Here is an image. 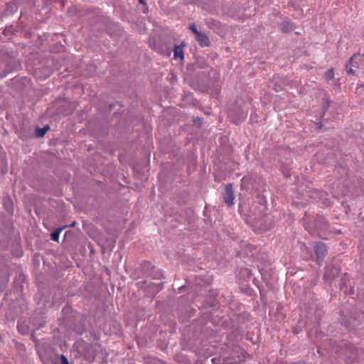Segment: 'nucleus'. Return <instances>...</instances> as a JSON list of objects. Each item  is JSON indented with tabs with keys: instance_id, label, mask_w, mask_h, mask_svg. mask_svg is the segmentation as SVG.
I'll return each instance as SVG.
<instances>
[{
	"instance_id": "1",
	"label": "nucleus",
	"mask_w": 364,
	"mask_h": 364,
	"mask_svg": "<svg viewBox=\"0 0 364 364\" xmlns=\"http://www.w3.org/2000/svg\"><path fill=\"white\" fill-rule=\"evenodd\" d=\"M304 226L310 234L320 235L321 232L328 230V223L325 217L318 215L315 220L314 228L307 222L304 223Z\"/></svg>"
},
{
	"instance_id": "2",
	"label": "nucleus",
	"mask_w": 364,
	"mask_h": 364,
	"mask_svg": "<svg viewBox=\"0 0 364 364\" xmlns=\"http://www.w3.org/2000/svg\"><path fill=\"white\" fill-rule=\"evenodd\" d=\"M344 358L350 360H364V349L353 344L346 343L343 349Z\"/></svg>"
},
{
	"instance_id": "3",
	"label": "nucleus",
	"mask_w": 364,
	"mask_h": 364,
	"mask_svg": "<svg viewBox=\"0 0 364 364\" xmlns=\"http://www.w3.org/2000/svg\"><path fill=\"white\" fill-rule=\"evenodd\" d=\"M141 266V270L146 277L152 279H161L164 278L162 271L153 266L150 262L144 261Z\"/></svg>"
},
{
	"instance_id": "4",
	"label": "nucleus",
	"mask_w": 364,
	"mask_h": 364,
	"mask_svg": "<svg viewBox=\"0 0 364 364\" xmlns=\"http://www.w3.org/2000/svg\"><path fill=\"white\" fill-rule=\"evenodd\" d=\"M364 53L361 54L360 51L353 55L345 65L346 72L351 75H355V70L358 68L363 62Z\"/></svg>"
},
{
	"instance_id": "5",
	"label": "nucleus",
	"mask_w": 364,
	"mask_h": 364,
	"mask_svg": "<svg viewBox=\"0 0 364 364\" xmlns=\"http://www.w3.org/2000/svg\"><path fill=\"white\" fill-rule=\"evenodd\" d=\"M272 217L269 215H264L260 218H257L254 220V228L255 231H267L273 225Z\"/></svg>"
},
{
	"instance_id": "6",
	"label": "nucleus",
	"mask_w": 364,
	"mask_h": 364,
	"mask_svg": "<svg viewBox=\"0 0 364 364\" xmlns=\"http://www.w3.org/2000/svg\"><path fill=\"white\" fill-rule=\"evenodd\" d=\"M247 116V112L243 110L241 107L232 109L230 110L228 113V117L235 124H238L242 122H244L246 119Z\"/></svg>"
},
{
	"instance_id": "7",
	"label": "nucleus",
	"mask_w": 364,
	"mask_h": 364,
	"mask_svg": "<svg viewBox=\"0 0 364 364\" xmlns=\"http://www.w3.org/2000/svg\"><path fill=\"white\" fill-rule=\"evenodd\" d=\"M340 268L334 266L333 264H328L326 266L323 279L326 281H332L338 276Z\"/></svg>"
},
{
	"instance_id": "8",
	"label": "nucleus",
	"mask_w": 364,
	"mask_h": 364,
	"mask_svg": "<svg viewBox=\"0 0 364 364\" xmlns=\"http://www.w3.org/2000/svg\"><path fill=\"white\" fill-rule=\"evenodd\" d=\"M314 252L316 255L317 263H321L327 254L326 246L323 242H317L314 246Z\"/></svg>"
},
{
	"instance_id": "9",
	"label": "nucleus",
	"mask_w": 364,
	"mask_h": 364,
	"mask_svg": "<svg viewBox=\"0 0 364 364\" xmlns=\"http://www.w3.org/2000/svg\"><path fill=\"white\" fill-rule=\"evenodd\" d=\"M225 191L223 195V199L225 204L228 206H231L234 204L235 196L232 190V185L228 183L225 186Z\"/></svg>"
},
{
	"instance_id": "10",
	"label": "nucleus",
	"mask_w": 364,
	"mask_h": 364,
	"mask_svg": "<svg viewBox=\"0 0 364 364\" xmlns=\"http://www.w3.org/2000/svg\"><path fill=\"white\" fill-rule=\"evenodd\" d=\"M204 364H230L228 362L227 359L221 358L220 356L208 357L204 360Z\"/></svg>"
},
{
	"instance_id": "11",
	"label": "nucleus",
	"mask_w": 364,
	"mask_h": 364,
	"mask_svg": "<svg viewBox=\"0 0 364 364\" xmlns=\"http://www.w3.org/2000/svg\"><path fill=\"white\" fill-rule=\"evenodd\" d=\"M195 38L201 47L210 46V40L208 36L205 33L201 32L197 33Z\"/></svg>"
},
{
	"instance_id": "12",
	"label": "nucleus",
	"mask_w": 364,
	"mask_h": 364,
	"mask_svg": "<svg viewBox=\"0 0 364 364\" xmlns=\"http://www.w3.org/2000/svg\"><path fill=\"white\" fill-rule=\"evenodd\" d=\"M279 28L283 33H287L294 29V26L292 23H291L289 21H284L282 23H280Z\"/></svg>"
},
{
	"instance_id": "13",
	"label": "nucleus",
	"mask_w": 364,
	"mask_h": 364,
	"mask_svg": "<svg viewBox=\"0 0 364 364\" xmlns=\"http://www.w3.org/2000/svg\"><path fill=\"white\" fill-rule=\"evenodd\" d=\"M173 57L175 59L178 58H179L181 60L183 59V45L175 46L173 49Z\"/></svg>"
},
{
	"instance_id": "14",
	"label": "nucleus",
	"mask_w": 364,
	"mask_h": 364,
	"mask_svg": "<svg viewBox=\"0 0 364 364\" xmlns=\"http://www.w3.org/2000/svg\"><path fill=\"white\" fill-rule=\"evenodd\" d=\"M50 129L48 125L45 126L43 128H37L36 131V134L38 137L43 136L46 132Z\"/></svg>"
},
{
	"instance_id": "15",
	"label": "nucleus",
	"mask_w": 364,
	"mask_h": 364,
	"mask_svg": "<svg viewBox=\"0 0 364 364\" xmlns=\"http://www.w3.org/2000/svg\"><path fill=\"white\" fill-rule=\"evenodd\" d=\"M63 228H58L57 230H55V231H53L51 235H50V238L52 240L55 241V242H58V240H59V235H60V233L62 230Z\"/></svg>"
},
{
	"instance_id": "16",
	"label": "nucleus",
	"mask_w": 364,
	"mask_h": 364,
	"mask_svg": "<svg viewBox=\"0 0 364 364\" xmlns=\"http://www.w3.org/2000/svg\"><path fill=\"white\" fill-rule=\"evenodd\" d=\"M324 77L326 79V80L327 82L331 80L333 77H334V72H333V68H331V69H328L326 73H325V75H324Z\"/></svg>"
},
{
	"instance_id": "17",
	"label": "nucleus",
	"mask_w": 364,
	"mask_h": 364,
	"mask_svg": "<svg viewBox=\"0 0 364 364\" xmlns=\"http://www.w3.org/2000/svg\"><path fill=\"white\" fill-rule=\"evenodd\" d=\"M17 328L21 334H26L28 333V327L23 323H18Z\"/></svg>"
},
{
	"instance_id": "18",
	"label": "nucleus",
	"mask_w": 364,
	"mask_h": 364,
	"mask_svg": "<svg viewBox=\"0 0 364 364\" xmlns=\"http://www.w3.org/2000/svg\"><path fill=\"white\" fill-rule=\"evenodd\" d=\"M189 29L192 31V33H194V34H195V36H196V35H197V33H199V32H200V31H198L197 30V28H196V26L195 23H191V24L189 25Z\"/></svg>"
},
{
	"instance_id": "19",
	"label": "nucleus",
	"mask_w": 364,
	"mask_h": 364,
	"mask_svg": "<svg viewBox=\"0 0 364 364\" xmlns=\"http://www.w3.org/2000/svg\"><path fill=\"white\" fill-rule=\"evenodd\" d=\"M301 331V328L296 326L292 328V333L294 334H299Z\"/></svg>"
},
{
	"instance_id": "20",
	"label": "nucleus",
	"mask_w": 364,
	"mask_h": 364,
	"mask_svg": "<svg viewBox=\"0 0 364 364\" xmlns=\"http://www.w3.org/2000/svg\"><path fill=\"white\" fill-rule=\"evenodd\" d=\"M60 361L61 364H70L68 358L64 355H60Z\"/></svg>"
},
{
	"instance_id": "21",
	"label": "nucleus",
	"mask_w": 364,
	"mask_h": 364,
	"mask_svg": "<svg viewBox=\"0 0 364 364\" xmlns=\"http://www.w3.org/2000/svg\"><path fill=\"white\" fill-rule=\"evenodd\" d=\"M193 122L196 124H200L201 119L200 118H196L193 119Z\"/></svg>"
},
{
	"instance_id": "22",
	"label": "nucleus",
	"mask_w": 364,
	"mask_h": 364,
	"mask_svg": "<svg viewBox=\"0 0 364 364\" xmlns=\"http://www.w3.org/2000/svg\"><path fill=\"white\" fill-rule=\"evenodd\" d=\"M290 364H305V361L303 360H300L296 361V362L291 363Z\"/></svg>"
},
{
	"instance_id": "23",
	"label": "nucleus",
	"mask_w": 364,
	"mask_h": 364,
	"mask_svg": "<svg viewBox=\"0 0 364 364\" xmlns=\"http://www.w3.org/2000/svg\"><path fill=\"white\" fill-rule=\"evenodd\" d=\"M9 72H10V70H7L6 72H4L3 73H1L0 74V77H5Z\"/></svg>"
},
{
	"instance_id": "24",
	"label": "nucleus",
	"mask_w": 364,
	"mask_h": 364,
	"mask_svg": "<svg viewBox=\"0 0 364 364\" xmlns=\"http://www.w3.org/2000/svg\"><path fill=\"white\" fill-rule=\"evenodd\" d=\"M4 280H5L6 282H8V281H9V275H8L7 274H5V276H4Z\"/></svg>"
},
{
	"instance_id": "25",
	"label": "nucleus",
	"mask_w": 364,
	"mask_h": 364,
	"mask_svg": "<svg viewBox=\"0 0 364 364\" xmlns=\"http://www.w3.org/2000/svg\"><path fill=\"white\" fill-rule=\"evenodd\" d=\"M139 1L140 4H145V2L144 1V0H139Z\"/></svg>"
},
{
	"instance_id": "26",
	"label": "nucleus",
	"mask_w": 364,
	"mask_h": 364,
	"mask_svg": "<svg viewBox=\"0 0 364 364\" xmlns=\"http://www.w3.org/2000/svg\"><path fill=\"white\" fill-rule=\"evenodd\" d=\"M325 205H326V206L330 205V202H329V201L325 202Z\"/></svg>"
},
{
	"instance_id": "27",
	"label": "nucleus",
	"mask_w": 364,
	"mask_h": 364,
	"mask_svg": "<svg viewBox=\"0 0 364 364\" xmlns=\"http://www.w3.org/2000/svg\"><path fill=\"white\" fill-rule=\"evenodd\" d=\"M218 23V21H213V24L216 25Z\"/></svg>"
},
{
	"instance_id": "28",
	"label": "nucleus",
	"mask_w": 364,
	"mask_h": 364,
	"mask_svg": "<svg viewBox=\"0 0 364 364\" xmlns=\"http://www.w3.org/2000/svg\"><path fill=\"white\" fill-rule=\"evenodd\" d=\"M75 222H73L70 226H71V227H73V226L75 225Z\"/></svg>"
},
{
	"instance_id": "29",
	"label": "nucleus",
	"mask_w": 364,
	"mask_h": 364,
	"mask_svg": "<svg viewBox=\"0 0 364 364\" xmlns=\"http://www.w3.org/2000/svg\"><path fill=\"white\" fill-rule=\"evenodd\" d=\"M363 317H364V314H363Z\"/></svg>"
}]
</instances>
